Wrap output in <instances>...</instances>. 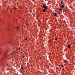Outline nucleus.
<instances>
[{
	"mask_svg": "<svg viewBox=\"0 0 75 75\" xmlns=\"http://www.w3.org/2000/svg\"><path fill=\"white\" fill-rule=\"evenodd\" d=\"M42 7H43V8H44L45 9H47V6H45V5H43Z\"/></svg>",
	"mask_w": 75,
	"mask_h": 75,
	"instance_id": "f257e3e1",
	"label": "nucleus"
},
{
	"mask_svg": "<svg viewBox=\"0 0 75 75\" xmlns=\"http://www.w3.org/2000/svg\"><path fill=\"white\" fill-rule=\"evenodd\" d=\"M64 67V66L63 65H62L61 66L62 68V67Z\"/></svg>",
	"mask_w": 75,
	"mask_h": 75,
	"instance_id": "4468645a",
	"label": "nucleus"
},
{
	"mask_svg": "<svg viewBox=\"0 0 75 75\" xmlns=\"http://www.w3.org/2000/svg\"><path fill=\"white\" fill-rule=\"evenodd\" d=\"M61 4H63V3H62V1H61Z\"/></svg>",
	"mask_w": 75,
	"mask_h": 75,
	"instance_id": "2eb2a0df",
	"label": "nucleus"
},
{
	"mask_svg": "<svg viewBox=\"0 0 75 75\" xmlns=\"http://www.w3.org/2000/svg\"><path fill=\"white\" fill-rule=\"evenodd\" d=\"M27 38H26V39H25V40H27Z\"/></svg>",
	"mask_w": 75,
	"mask_h": 75,
	"instance_id": "a211bd4d",
	"label": "nucleus"
},
{
	"mask_svg": "<svg viewBox=\"0 0 75 75\" xmlns=\"http://www.w3.org/2000/svg\"><path fill=\"white\" fill-rule=\"evenodd\" d=\"M65 11H68L67 10H65Z\"/></svg>",
	"mask_w": 75,
	"mask_h": 75,
	"instance_id": "dca6fc26",
	"label": "nucleus"
},
{
	"mask_svg": "<svg viewBox=\"0 0 75 75\" xmlns=\"http://www.w3.org/2000/svg\"><path fill=\"white\" fill-rule=\"evenodd\" d=\"M9 42V44H11V41H10Z\"/></svg>",
	"mask_w": 75,
	"mask_h": 75,
	"instance_id": "9b49d317",
	"label": "nucleus"
},
{
	"mask_svg": "<svg viewBox=\"0 0 75 75\" xmlns=\"http://www.w3.org/2000/svg\"><path fill=\"white\" fill-rule=\"evenodd\" d=\"M30 11H31L30 10Z\"/></svg>",
	"mask_w": 75,
	"mask_h": 75,
	"instance_id": "6ab92c4d",
	"label": "nucleus"
},
{
	"mask_svg": "<svg viewBox=\"0 0 75 75\" xmlns=\"http://www.w3.org/2000/svg\"><path fill=\"white\" fill-rule=\"evenodd\" d=\"M68 47L69 48H71V46H70V45H68Z\"/></svg>",
	"mask_w": 75,
	"mask_h": 75,
	"instance_id": "6e6552de",
	"label": "nucleus"
},
{
	"mask_svg": "<svg viewBox=\"0 0 75 75\" xmlns=\"http://www.w3.org/2000/svg\"><path fill=\"white\" fill-rule=\"evenodd\" d=\"M57 40V38H55V40Z\"/></svg>",
	"mask_w": 75,
	"mask_h": 75,
	"instance_id": "f3484780",
	"label": "nucleus"
},
{
	"mask_svg": "<svg viewBox=\"0 0 75 75\" xmlns=\"http://www.w3.org/2000/svg\"><path fill=\"white\" fill-rule=\"evenodd\" d=\"M60 11H62V9L61 8H60L59 9Z\"/></svg>",
	"mask_w": 75,
	"mask_h": 75,
	"instance_id": "f8f14e48",
	"label": "nucleus"
},
{
	"mask_svg": "<svg viewBox=\"0 0 75 75\" xmlns=\"http://www.w3.org/2000/svg\"><path fill=\"white\" fill-rule=\"evenodd\" d=\"M45 11H46L45 9H43V12H44V13H45Z\"/></svg>",
	"mask_w": 75,
	"mask_h": 75,
	"instance_id": "423d86ee",
	"label": "nucleus"
},
{
	"mask_svg": "<svg viewBox=\"0 0 75 75\" xmlns=\"http://www.w3.org/2000/svg\"><path fill=\"white\" fill-rule=\"evenodd\" d=\"M64 5H62V8H64Z\"/></svg>",
	"mask_w": 75,
	"mask_h": 75,
	"instance_id": "1a4fd4ad",
	"label": "nucleus"
},
{
	"mask_svg": "<svg viewBox=\"0 0 75 75\" xmlns=\"http://www.w3.org/2000/svg\"><path fill=\"white\" fill-rule=\"evenodd\" d=\"M21 69H24V68H23V66H21Z\"/></svg>",
	"mask_w": 75,
	"mask_h": 75,
	"instance_id": "0eeeda50",
	"label": "nucleus"
},
{
	"mask_svg": "<svg viewBox=\"0 0 75 75\" xmlns=\"http://www.w3.org/2000/svg\"><path fill=\"white\" fill-rule=\"evenodd\" d=\"M25 57V56L24 55H23L22 58H24Z\"/></svg>",
	"mask_w": 75,
	"mask_h": 75,
	"instance_id": "9d476101",
	"label": "nucleus"
},
{
	"mask_svg": "<svg viewBox=\"0 0 75 75\" xmlns=\"http://www.w3.org/2000/svg\"><path fill=\"white\" fill-rule=\"evenodd\" d=\"M5 3H6V2H5Z\"/></svg>",
	"mask_w": 75,
	"mask_h": 75,
	"instance_id": "aec40b11",
	"label": "nucleus"
},
{
	"mask_svg": "<svg viewBox=\"0 0 75 75\" xmlns=\"http://www.w3.org/2000/svg\"><path fill=\"white\" fill-rule=\"evenodd\" d=\"M18 50H20V47H19L18 48Z\"/></svg>",
	"mask_w": 75,
	"mask_h": 75,
	"instance_id": "ddd939ff",
	"label": "nucleus"
},
{
	"mask_svg": "<svg viewBox=\"0 0 75 75\" xmlns=\"http://www.w3.org/2000/svg\"><path fill=\"white\" fill-rule=\"evenodd\" d=\"M15 54H16V52H13L12 53V55H14Z\"/></svg>",
	"mask_w": 75,
	"mask_h": 75,
	"instance_id": "7ed1b4c3",
	"label": "nucleus"
},
{
	"mask_svg": "<svg viewBox=\"0 0 75 75\" xmlns=\"http://www.w3.org/2000/svg\"><path fill=\"white\" fill-rule=\"evenodd\" d=\"M4 57H7V53L5 52L4 53Z\"/></svg>",
	"mask_w": 75,
	"mask_h": 75,
	"instance_id": "f03ea898",
	"label": "nucleus"
},
{
	"mask_svg": "<svg viewBox=\"0 0 75 75\" xmlns=\"http://www.w3.org/2000/svg\"><path fill=\"white\" fill-rule=\"evenodd\" d=\"M20 27L19 26H18L17 27H16V28L17 29H20Z\"/></svg>",
	"mask_w": 75,
	"mask_h": 75,
	"instance_id": "20e7f679",
	"label": "nucleus"
},
{
	"mask_svg": "<svg viewBox=\"0 0 75 75\" xmlns=\"http://www.w3.org/2000/svg\"><path fill=\"white\" fill-rule=\"evenodd\" d=\"M57 15V13H55L54 14V15L55 16H56Z\"/></svg>",
	"mask_w": 75,
	"mask_h": 75,
	"instance_id": "39448f33",
	"label": "nucleus"
}]
</instances>
